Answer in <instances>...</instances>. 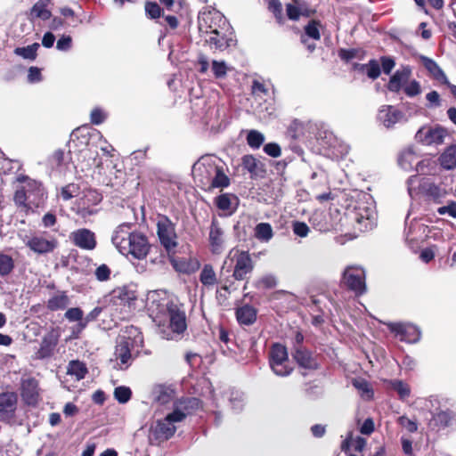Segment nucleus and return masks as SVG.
Wrapping results in <instances>:
<instances>
[{
  "instance_id": "nucleus-28",
  "label": "nucleus",
  "mask_w": 456,
  "mask_h": 456,
  "mask_svg": "<svg viewBox=\"0 0 456 456\" xmlns=\"http://www.w3.org/2000/svg\"><path fill=\"white\" fill-rule=\"evenodd\" d=\"M439 163L444 169L452 170L456 167V144L447 147L440 155Z\"/></svg>"
},
{
  "instance_id": "nucleus-48",
  "label": "nucleus",
  "mask_w": 456,
  "mask_h": 456,
  "mask_svg": "<svg viewBox=\"0 0 456 456\" xmlns=\"http://www.w3.org/2000/svg\"><path fill=\"white\" fill-rule=\"evenodd\" d=\"M277 285V279L273 274H266L261 277L256 283L258 289H272Z\"/></svg>"
},
{
  "instance_id": "nucleus-30",
  "label": "nucleus",
  "mask_w": 456,
  "mask_h": 456,
  "mask_svg": "<svg viewBox=\"0 0 456 456\" xmlns=\"http://www.w3.org/2000/svg\"><path fill=\"white\" fill-rule=\"evenodd\" d=\"M418 156L415 151L409 148L401 152L398 158L399 166L405 171H410L416 165Z\"/></svg>"
},
{
  "instance_id": "nucleus-15",
  "label": "nucleus",
  "mask_w": 456,
  "mask_h": 456,
  "mask_svg": "<svg viewBox=\"0 0 456 456\" xmlns=\"http://www.w3.org/2000/svg\"><path fill=\"white\" fill-rule=\"evenodd\" d=\"M157 226L161 245H163L168 252L174 250L177 246V237L173 223L167 217H161Z\"/></svg>"
},
{
  "instance_id": "nucleus-47",
  "label": "nucleus",
  "mask_w": 456,
  "mask_h": 456,
  "mask_svg": "<svg viewBox=\"0 0 456 456\" xmlns=\"http://www.w3.org/2000/svg\"><path fill=\"white\" fill-rule=\"evenodd\" d=\"M319 28H320V23L318 21H316V20L310 21L305 27V37L306 36L314 40H319L321 37Z\"/></svg>"
},
{
  "instance_id": "nucleus-63",
  "label": "nucleus",
  "mask_w": 456,
  "mask_h": 456,
  "mask_svg": "<svg viewBox=\"0 0 456 456\" xmlns=\"http://www.w3.org/2000/svg\"><path fill=\"white\" fill-rule=\"evenodd\" d=\"M264 151L273 158H278L281 154V147L275 142L265 144L264 146Z\"/></svg>"
},
{
  "instance_id": "nucleus-23",
  "label": "nucleus",
  "mask_w": 456,
  "mask_h": 456,
  "mask_svg": "<svg viewBox=\"0 0 456 456\" xmlns=\"http://www.w3.org/2000/svg\"><path fill=\"white\" fill-rule=\"evenodd\" d=\"M411 76V69L408 66L397 69L390 77L387 85L388 90L394 93H398L401 89H403L405 85L409 82Z\"/></svg>"
},
{
  "instance_id": "nucleus-5",
  "label": "nucleus",
  "mask_w": 456,
  "mask_h": 456,
  "mask_svg": "<svg viewBox=\"0 0 456 456\" xmlns=\"http://www.w3.org/2000/svg\"><path fill=\"white\" fill-rule=\"evenodd\" d=\"M406 184L408 194L411 199L423 194L435 201H440L447 194L444 186L433 183L429 178L411 175L408 178Z\"/></svg>"
},
{
  "instance_id": "nucleus-6",
  "label": "nucleus",
  "mask_w": 456,
  "mask_h": 456,
  "mask_svg": "<svg viewBox=\"0 0 456 456\" xmlns=\"http://www.w3.org/2000/svg\"><path fill=\"white\" fill-rule=\"evenodd\" d=\"M269 364L273 373L277 376L286 377L293 370V366L289 360L287 348L281 344H274L271 347Z\"/></svg>"
},
{
  "instance_id": "nucleus-34",
  "label": "nucleus",
  "mask_w": 456,
  "mask_h": 456,
  "mask_svg": "<svg viewBox=\"0 0 456 456\" xmlns=\"http://www.w3.org/2000/svg\"><path fill=\"white\" fill-rule=\"evenodd\" d=\"M200 281L203 286L209 288L213 287L216 281V273L210 265H205L200 274Z\"/></svg>"
},
{
  "instance_id": "nucleus-62",
  "label": "nucleus",
  "mask_w": 456,
  "mask_h": 456,
  "mask_svg": "<svg viewBox=\"0 0 456 456\" xmlns=\"http://www.w3.org/2000/svg\"><path fill=\"white\" fill-rule=\"evenodd\" d=\"M439 215H448L451 217L456 218V202L451 201L447 206L440 207L437 209Z\"/></svg>"
},
{
  "instance_id": "nucleus-1",
  "label": "nucleus",
  "mask_w": 456,
  "mask_h": 456,
  "mask_svg": "<svg viewBox=\"0 0 456 456\" xmlns=\"http://www.w3.org/2000/svg\"><path fill=\"white\" fill-rule=\"evenodd\" d=\"M201 407V402L195 397H182L174 403V410L164 419H158L151 428V435L158 442L170 439L176 431V423L182 422L188 415Z\"/></svg>"
},
{
  "instance_id": "nucleus-24",
  "label": "nucleus",
  "mask_w": 456,
  "mask_h": 456,
  "mask_svg": "<svg viewBox=\"0 0 456 456\" xmlns=\"http://www.w3.org/2000/svg\"><path fill=\"white\" fill-rule=\"evenodd\" d=\"M422 65L428 70L429 76L443 85H449V80L444 71L437 64L436 61L427 56L421 55L419 57Z\"/></svg>"
},
{
  "instance_id": "nucleus-61",
  "label": "nucleus",
  "mask_w": 456,
  "mask_h": 456,
  "mask_svg": "<svg viewBox=\"0 0 456 456\" xmlns=\"http://www.w3.org/2000/svg\"><path fill=\"white\" fill-rule=\"evenodd\" d=\"M95 277L100 281L109 280L110 275V269L106 265H101L94 272Z\"/></svg>"
},
{
  "instance_id": "nucleus-12",
  "label": "nucleus",
  "mask_w": 456,
  "mask_h": 456,
  "mask_svg": "<svg viewBox=\"0 0 456 456\" xmlns=\"http://www.w3.org/2000/svg\"><path fill=\"white\" fill-rule=\"evenodd\" d=\"M343 281L355 294L361 295L365 292V272L358 266H349L343 273Z\"/></svg>"
},
{
  "instance_id": "nucleus-43",
  "label": "nucleus",
  "mask_w": 456,
  "mask_h": 456,
  "mask_svg": "<svg viewBox=\"0 0 456 456\" xmlns=\"http://www.w3.org/2000/svg\"><path fill=\"white\" fill-rule=\"evenodd\" d=\"M232 408L235 412H239L243 409L245 403V395L242 392L232 391L230 396Z\"/></svg>"
},
{
  "instance_id": "nucleus-21",
  "label": "nucleus",
  "mask_w": 456,
  "mask_h": 456,
  "mask_svg": "<svg viewBox=\"0 0 456 456\" xmlns=\"http://www.w3.org/2000/svg\"><path fill=\"white\" fill-rule=\"evenodd\" d=\"M60 331L57 329H52L42 339L40 348L37 351L38 358H47L53 354L55 347L59 342Z\"/></svg>"
},
{
  "instance_id": "nucleus-36",
  "label": "nucleus",
  "mask_w": 456,
  "mask_h": 456,
  "mask_svg": "<svg viewBox=\"0 0 456 456\" xmlns=\"http://www.w3.org/2000/svg\"><path fill=\"white\" fill-rule=\"evenodd\" d=\"M353 385L358 390L362 399L370 400L373 397V390L365 379H356L353 381Z\"/></svg>"
},
{
  "instance_id": "nucleus-58",
  "label": "nucleus",
  "mask_w": 456,
  "mask_h": 456,
  "mask_svg": "<svg viewBox=\"0 0 456 456\" xmlns=\"http://www.w3.org/2000/svg\"><path fill=\"white\" fill-rule=\"evenodd\" d=\"M428 101L427 107L429 109L438 108L442 104L440 94L436 91H431L426 95Z\"/></svg>"
},
{
  "instance_id": "nucleus-64",
  "label": "nucleus",
  "mask_w": 456,
  "mask_h": 456,
  "mask_svg": "<svg viewBox=\"0 0 456 456\" xmlns=\"http://www.w3.org/2000/svg\"><path fill=\"white\" fill-rule=\"evenodd\" d=\"M77 188L75 184H69L61 189V196L64 200H69L75 196Z\"/></svg>"
},
{
  "instance_id": "nucleus-52",
  "label": "nucleus",
  "mask_w": 456,
  "mask_h": 456,
  "mask_svg": "<svg viewBox=\"0 0 456 456\" xmlns=\"http://www.w3.org/2000/svg\"><path fill=\"white\" fill-rule=\"evenodd\" d=\"M364 69L369 77L376 79L380 75L379 63L376 60H371L364 66Z\"/></svg>"
},
{
  "instance_id": "nucleus-51",
  "label": "nucleus",
  "mask_w": 456,
  "mask_h": 456,
  "mask_svg": "<svg viewBox=\"0 0 456 456\" xmlns=\"http://www.w3.org/2000/svg\"><path fill=\"white\" fill-rule=\"evenodd\" d=\"M432 419L435 421L436 425L440 426H448L452 419V414L449 411H435L432 414Z\"/></svg>"
},
{
  "instance_id": "nucleus-13",
  "label": "nucleus",
  "mask_w": 456,
  "mask_h": 456,
  "mask_svg": "<svg viewBox=\"0 0 456 456\" xmlns=\"http://www.w3.org/2000/svg\"><path fill=\"white\" fill-rule=\"evenodd\" d=\"M447 135V130L440 126H423L418 130L415 138L424 145H439Z\"/></svg>"
},
{
  "instance_id": "nucleus-3",
  "label": "nucleus",
  "mask_w": 456,
  "mask_h": 456,
  "mask_svg": "<svg viewBox=\"0 0 456 456\" xmlns=\"http://www.w3.org/2000/svg\"><path fill=\"white\" fill-rule=\"evenodd\" d=\"M200 30L208 34L206 41L216 49L224 50L233 44L224 17L218 12L203 13L199 20Z\"/></svg>"
},
{
  "instance_id": "nucleus-22",
  "label": "nucleus",
  "mask_w": 456,
  "mask_h": 456,
  "mask_svg": "<svg viewBox=\"0 0 456 456\" xmlns=\"http://www.w3.org/2000/svg\"><path fill=\"white\" fill-rule=\"evenodd\" d=\"M20 395L23 401L29 405L37 403L39 397L38 383L34 378H26L21 380Z\"/></svg>"
},
{
  "instance_id": "nucleus-16",
  "label": "nucleus",
  "mask_w": 456,
  "mask_h": 456,
  "mask_svg": "<svg viewBox=\"0 0 456 456\" xmlns=\"http://www.w3.org/2000/svg\"><path fill=\"white\" fill-rule=\"evenodd\" d=\"M387 326L391 332L402 341L416 343L420 339V331L418 327L410 323L388 322Z\"/></svg>"
},
{
  "instance_id": "nucleus-18",
  "label": "nucleus",
  "mask_w": 456,
  "mask_h": 456,
  "mask_svg": "<svg viewBox=\"0 0 456 456\" xmlns=\"http://www.w3.org/2000/svg\"><path fill=\"white\" fill-rule=\"evenodd\" d=\"M208 242L210 250L215 255L223 252L225 245V235L216 219H213L209 227Z\"/></svg>"
},
{
  "instance_id": "nucleus-60",
  "label": "nucleus",
  "mask_w": 456,
  "mask_h": 456,
  "mask_svg": "<svg viewBox=\"0 0 456 456\" xmlns=\"http://www.w3.org/2000/svg\"><path fill=\"white\" fill-rule=\"evenodd\" d=\"M398 423L411 433L416 432L418 429L416 421L407 418L406 416H401L398 419Z\"/></svg>"
},
{
  "instance_id": "nucleus-53",
  "label": "nucleus",
  "mask_w": 456,
  "mask_h": 456,
  "mask_svg": "<svg viewBox=\"0 0 456 456\" xmlns=\"http://www.w3.org/2000/svg\"><path fill=\"white\" fill-rule=\"evenodd\" d=\"M107 113L101 108H94L90 113V120L94 125H100L107 118Z\"/></svg>"
},
{
  "instance_id": "nucleus-42",
  "label": "nucleus",
  "mask_w": 456,
  "mask_h": 456,
  "mask_svg": "<svg viewBox=\"0 0 456 456\" xmlns=\"http://www.w3.org/2000/svg\"><path fill=\"white\" fill-rule=\"evenodd\" d=\"M30 15L32 18H40L44 20L50 19L51 12L46 9L45 4L41 1L36 3L31 11Z\"/></svg>"
},
{
  "instance_id": "nucleus-56",
  "label": "nucleus",
  "mask_w": 456,
  "mask_h": 456,
  "mask_svg": "<svg viewBox=\"0 0 456 456\" xmlns=\"http://www.w3.org/2000/svg\"><path fill=\"white\" fill-rule=\"evenodd\" d=\"M145 12H146V14L151 19L159 18V17H160L161 13H162V10L159 7V5L154 2H147L145 4Z\"/></svg>"
},
{
  "instance_id": "nucleus-17",
  "label": "nucleus",
  "mask_w": 456,
  "mask_h": 456,
  "mask_svg": "<svg viewBox=\"0 0 456 456\" xmlns=\"http://www.w3.org/2000/svg\"><path fill=\"white\" fill-rule=\"evenodd\" d=\"M18 404V395L15 392L0 393V421L10 422L13 419Z\"/></svg>"
},
{
  "instance_id": "nucleus-44",
  "label": "nucleus",
  "mask_w": 456,
  "mask_h": 456,
  "mask_svg": "<svg viewBox=\"0 0 456 456\" xmlns=\"http://www.w3.org/2000/svg\"><path fill=\"white\" fill-rule=\"evenodd\" d=\"M38 46V44H33L27 47H18L14 50V53L24 59L34 60L37 56V50Z\"/></svg>"
},
{
  "instance_id": "nucleus-49",
  "label": "nucleus",
  "mask_w": 456,
  "mask_h": 456,
  "mask_svg": "<svg viewBox=\"0 0 456 456\" xmlns=\"http://www.w3.org/2000/svg\"><path fill=\"white\" fill-rule=\"evenodd\" d=\"M131 390L127 387H118L115 388V399L120 403H126L131 398Z\"/></svg>"
},
{
  "instance_id": "nucleus-14",
  "label": "nucleus",
  "mask_w": 456,
  "mask_h": 456,
  "mask_svg": "<svg viewBox=\"0 0 456 456\" xmlns=\"http://www.w3.org/2000/svg\"><path fill=\"white\" fill-rule=\"evenodd\" d=\"M405 112L393 105H382L378 113L379 121L387 128H393L396 124L408 121Z\"/></svg>"
},
{
  "instance_id": "nucleus-35",
  "label": "nucleus",
  "mask_w": 456,
  "mask_h": 456,
  "mask_svg": "<svg viewBox=\"0 0 456 456\" xmlns=\"http://www.w3.org/2000/svg\"><path fill=\"white\" fill-rule=\"evenodd\" d=\"M390 388L395 390L399 398L403 401L408 399L411 395L410 386L401 379H393L389 382Z\"/></svg>"
},
{
  "instance_id": "nucleus-27",
  "label": "nucleus",
  "mask_w": 456,
  "mask_h": 456,
  "mask_svg": "<svg viewBox=\"0 0 456 456\" xmlns=\"http://www.w3.org/2000/svg\"><path fill=\"white\" fill-rule=\"evenodd\" d=\"M241 164L243 168L250 174L251 177L258 176L265 173L264 164L253 155L243 156Z\"/></svg>"
},
{
  "instance_id": "nucleus-37",
  "label": "nucleus",
  "mask_w": 456,
  "mask_h": 456,
  "mask_svg": "<svg viewBox=\"0 0 456 456\" xmlns=\"http://www.w3.org/2000/svg\"><path fill=\"white\" fill-rule=\"evenodd\" d=\"M87 372L86 365L79 361H71L69 363L67 373L70 376H75L77 380H80L85 378Z\"/></svg>"
},
{
  "instance_id": "nucleus-4",
  "label": "nucleus",
  "mask_w": 456,
  "mask_h": 456,
  "mask_svg": "<svg viewBox=\"0 0 456 456\" xmlns=\"http://www.w3.org/2000/svg\"><path fill=\"white\" fill-rule=\"evenodd\" d=\"M143 346V338L136 327H126L118 336L115 356L120 362V368H127Z\"/></svg>"
},
{
  "instance_id": "nucleus-19",
  "label": "nucleus",
  "mask_w": 456,
  "mask_h": 456,
  "mask_svg": "<svg viewBox=\"0 0 456 456\" xmlns=\"http://www.w3.org/2000/svg\"><path fill=\"white\" fill-rule=\"evenodd\" d=\"M26 246L37 254H47L53 252L58 246L54 238L47 239L42 235H34L28 239Z\"/></svg>"
},
{
  "instance_id": "nucleus-54",
  "label": "nucleus",
  "mask_w": 456,
  "mask_h": 456,
  "mask_svg": "<svg viewBox=\"0 0 456 456\" xmlns=\"http://www.w3.org/2000/svg\"><path fill=\"white\" fill-rule=\"evenodd\" d=\"M403 91L409 97H414L420 94L421 88L420 84L417 80H409V82L403 87Z\"/></svg>"
},
{
  "instance_id": "nucleus-7",
  "label": "nucleus",
  "mask_w": 456,
  "mask_h": 456,
  "mask_svg": "<svg viewBox=\"0 0 456 456\" xmlns=\"http://www.w3.org/2000/svg\"><path fill=\"white\" fill-rule=\"evenodd\" d=\"M167 314L169 320L170 332L167 339H177L186 330L187 323L185 313L178 305L170 302L167 305Z\"/></svg>"
},
{
  "instance_id": "nucleus-40",
  "label": "nucleus",
  "mask_w": 456,
  "mask_h": 456,
  "mask_svg": "<svg viewBox=\"0 0 456 456\" xmlns=\"http://www.w3.org/2000/svg\"><path fill=\"white\" fill-rule=\"evenodd\" d=\"M265 142V135L257 130H249L247 134V142L252 149H258Z\"/></svg>"
},
{
  "instance_id": "nucleus-33",
  "label": "nucleus",
  "mask_w": 456,
  "mask_h": 456,
  "mask_svg": "<svg viewBox=\"0 0 456 456\" xmlns=\"http://www.w3.org/2000/svg\"><path fill=\"white\" fill-rule=\"evenodd\" d=\"M238 322L241 324L248 325L256 320V311L249 305H244L237 310Z\"/></svg>"
},
{
  "instance_id": "nucleus-8",
  "label": "nucleus",
  "mask_w": 456,
  "mask_h": 456,
  "mask_svg": "<svg viewBox=\"0 0 456 456\" xmlns=\"http://www.w3.org/2000/svg\"><path fill=\"white\" fill-rule=\"evenodd\" d=\"M216 159L213 156L201 157L192 167V175L201 186L207 187L216 173Z\"/></svg>"
},
{
  "instance_id": "nucleus-59",
  "label": "nucleus",
  "mask_w": 456,
  "mask_h": 456,
  "mask_svg": "<svg viewBox=\"0 0 456 456\" xmlns=\"http://www.w3.org/2000/svg\"><path fill=\"white\" fill-rule=\"evenodd\" d=\"M83 311L79 307H72L66 311L64 316L69 322H81Z\"/></svg>"
},
{
  "instance_id": "nucleus-41",
  "label": "nucleus",
  "mask_w": 456,
  "mask_h": 456,
  "mask_svg": "<svg viewBox=\"0 0 456 456\" xmlns=\"http://www.w3.org/2000/svg\"><path fill=\"white\" fill-rule=\"evenodd\" d=\"M115 297H118L124 305H128L134 302L137 296L134 290L127 288H121L114 291Z\"/></svg>"
},
{
  "instance_id": "nucleus-32",
  "label": "nucleus",
  "mask_w": 456,
  "mask_h": 456,
  "mask_svg": "<svg viewBox=\"0 0 456 456\" xmlns=\"http://www.w3.org/2000/svg\"><path fill=\"white\" fill-rule=\"evenodd\" d=\"M70 304L69 297L61 292L53 296L47 302V307L52 311L65 309Z\"/></svg>"
},
{
  "instance_id": "nucleus-26",
  "label": "nucleus",
  "mask_w": 456,
  "mask_h": 456,
  "mask_svg": "<svg viewBox=\"0 0 456 456\" xmlns=\"http://www.w3.org/2000/svg\"><path fill=\"white\" fill-rule=\"evenodd\" d=\"M70 157L61 150L55 151L48 159L52 168L62 173L69 169Z\"/></svg>"
},
{
  "instance_id": "nucleus-50",
  "label": "nucleus",
  "mask_w": 456,
  "mask_h": 456,
  "mask_svg": "<svg viewBox=\"0 0 456 456\" xmlns=\"http://www.w3.org/2000/svg\"><path fill=\"white\" fill-rule=\"evenodd\" d=\"M13 268V262L11 256L0 253V274L6 275Z\"/></svg>"
},
{
  "instance_id": "nucleus-20",
  "label": "nucleus",
  "mask_w": 456,
  "mask_h": 456,
  "mask_svg": "<svg viewBox=\"0 0 456 456\" xmlns=\"http://www.w3.org/2000/svg\"><path fill=\"white\" fill-rule=\"evenodd\" d=\"M72 242L78 248L86 250H92L96 247L94 233L86 228L72 232L69 235Z\"/></svg>"
},
{
  "instance_id": "nucleus-46",
  "label": "nucleus",
  "mask_w": 456,
  "mask_h": 456,
  "mask_svg": "<svg viewBox=\"0 0 456 456\" xmlns=\"http://www.w3.org/2000/svg\"><path fill=\"white\" fill-rule=\"evenodd\" d=\"M435 167V161L430 159H425L416 163V170L422 175H430Z\"/></svg>"
},
{
  "instance_id": "nucleus-11",
  "label": "nucleus",
  "mask_w": 456,
  "mask_h": 456,
  "mask_svg": "<svg viewBox=\"0 0 456 456\" xmlns=\"http://www.w3.org/2000/svg\"><path fill=\"white\" fill-rule=\"evenodd\" d=\"M376 211L373 207L360 204L354 208V220L355 229L359 232H368L376 225Z\"/></svg>"
},
{
  "instance_id": "nucleus-25",
  "label": "nucleus",
  "mask_w": 456,
  "mask_h": 456,
  "mask_svg": "<svg viewBox=\"0 0 456 456\" xmlns=\"http://www.w3.org/2000/svg\"><path fill=\"white\" fill-rule=\"evenodd\" d=\"M154 401L160 405H167L174 403L180 399L176 400V394L173 387L163 385L157 386L153 390Z\"/></svg>"
},
{
  "instance_id": "nucleus-45",
  "label": "nucleus",
  "mask_w": 456,
  "mask_h": 456,
  "mask_svg": "<svg viewBox=\"0 0 456 456\" xmlns=\"http://www.w3.org/2000/svg\"><path fill=\"white\" fill-rule=\"evenodd\" d=\"M211 69L216 78L222 79L226 77L228 67L224 61H213Z\"/></svg>"
},
{
  "instance_id": "nucleus-10",
  "label": "nucleus",
  "mask_w": 456,
  "mask_h": 456,
  "mask_svg": "<svg viewBox=\"0 0 456 456\" xmlns=\"http://www.w3.org/2000/svg\"><path fill=\"white\" fill-rule=\"evenodd\" d=\"M229 256H232L235 260L232 274L233 278L237 281L246 279L247 275L254 269V263L250 255L247 251L232 249L229 253Z\"/></svg>"
},
{
  "instance_id": "nucleus-31",
  "label": "nucleus",
  "mask_w": 456,
  "mask_h": 456,
  "mask_svg": "<svg viewBox=\"0 0 456 456\" xmlns=\"http://www.w3.org/2000/svg\"><path fill=\"white\" fill-rule=\"evenodd\" d=\"M416 408L428 411L431 415L439 409L440 402L436 396L419 398L415 402Z\"/></svg>"
},
{
  "instance_id": "nucleus-38",
  "label": "nucleus",
  "mask_w": 456,
  "mask_h": 456,
  "mask_svg": "<svg viewBox=\"0 0 456 456\" xmlns=\"http://www.w3.org/2000/svg\"><path fill=\"white\" fill-rule=\"evenodd\" d=\"M211 182L207 186L208 188L216 187V188H224L227 187L230 183V179L228 176L223 172L222 168L217 167L216 173L212 177Z\"/></svg>"
},
{
  "instance_id": "nucleus-39",
  "label": "nucleus",
  "mask_w": 456,
  "mask_h": 456,
  "mask_svg": "<svg viewBox=\"0 0 456 456\" xmlns=\"http://www.w3.org/2000/svg\"><path fill=\"white\" fill-rule=\"evenodd\" d=\"M294 358L297 363L304 368L311 369L314 367V362L308 351L297 349L295 352Z\"/></svg>"
},
{
  "instance_id": "nucleus-29",
  "label": "nucleus",
  "mask_w": 456,
  "mask_h": 456,
  "mask_svg": "<svg viewBox=\"0 0 456 456\" xmlns=\"http://www.w3.org/2000/svg\"><path fill=\"white\" fill-rule=\"evenodd\" d=\"M273 235V229L269 223H259L254 228V236L260 242L268 243Z\"/></svg>"
},
{
  "instance_id": "nucleus-55",
  "label": "nucleus",
  "mask_w": 456,
  "mask_h": 456,
  "mask_svg": "<svg viewBox=\"0 0 456 456\" xmlns=\"http://www.w3.org/2000/svg\"><path fill=\"white\" fill-rule=\"evenodd\" d=\"M268 9L274 14L275 18L281 21L282 20V4L280 0H266Z\"/></svg>"
},
{
  "instance_id": "nucleus-57",
  "label": "nucleus",
  "mask_w": 456,
  "mask_h": 456,
  "mask_svg": "<svg viewBox=\"0 0 456 456\" xmlns=\"http://www.w3.org/2000/svg\"><path fill=\"white\" fill-rule=\"evenodd\" d=\"M293 232L298 237L305 238L308 235L310 229L304 222H294L292 224Z\"/></svg>"
},
{
  "instance_id": "nucleus-9",
  "label": "nucleus",
  "mask_w": 456,
  "mask_h": 456,
  "mask_svg": "<svg viewBox=\"0 0 456 456\" xmlns=\"http://www.w3.org/2000/svg\"><path fill=\"white\" fill-rule=\"evenodd\" d=\"M102 201L101 194L94 190H87L77 200L73 210L86 219L90 216L95 215L97 209L95 207Z\"/></svg>"
},
{
  "instance_id": "nucleus-2",
  "label": "nucleus",
  "mask_w": 456,
  "mask_h": 456,
  "mask_svg": "<svg viewBox=\"0 0 456 456\" xmlns=\"http://www.w3.org/2000/svg\"><path fill=\"white\" fill-rule=\"evenodd\" d=\"M111 241L122 255H131L136 259L144 258L150 250L146 236L132 231L129 224L118 225L113 232Z\"/></svg>"
}]
</instances>
